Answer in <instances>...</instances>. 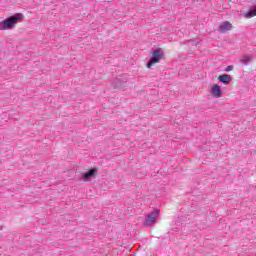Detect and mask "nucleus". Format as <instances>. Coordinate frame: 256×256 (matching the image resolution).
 <instances>
[{
    "label": "nucleus",
    "mask_w": 256,
    "mask_h": 256,
    "mask_svg": "<svg viewBox=\"0 0 256 256\" xmlns=\"http://www.w3.org/2000/svg\"><path fill=\"white\" fill-rule=\"evenodd\" d=\"M25 19V16L22 13H17L13 16H10L0 22V31H7L9 29H13L17 23H21Z\"/></svg>",
    "instance_id": "f257e3e1"
},
{
    "label": "nucleus",
    "mask_w": 256,
    "mask_h": 256,
    "mask_svg": "<svg viewBox=\"0 0 256 256\" xmlns=\"http://www.w3.org/2000/svg\"><path fill=\"white\" fill-rule=\"evenodd\" d=\"M163 59V52H161V49H156L152 52V58L147 63L148 69H151L153 65L156 63H159Z\"/></svg>",
    "instance_id": "f03ea898"
},
{
    "label": "nucleus",
    "mask_w": 256,
    "mask_h": 256,
    "mask_svg": "<svg viewBox=\"0 0 256 256\" xmlns=\"http://www.w3.org/2000/svg\"><path fill=\"white\" fill-rule=\"evenodd\" d=\"M159 217V210H154L150 214L147 215L146 221L144 225H153L157 221Z\"/></svg>",
    "instance_id": "7ed1b4c3"
},
{
    "label": "nucleus",
    "mask_w": 256,
    "mask_h": 256,
    "mask_svg": "<svg viewBox=\"0 0 256 256\" xmlns=\"http://www.w3.org/2000/svg\"><path fill=\"white\" fill-rule=\"evenodd\" d=\"M232 29H233V24L229 21H223L218 27V31L220 33H227Z\"/></svg>",
    "instance_id": "20e7f679"
},
{
    "label": "nucleus",
    "mask_w": 256,
    "mask_h": 256,
    "mask_svg": "<svg viewBox=\"0 0 256 256\" xmlns=\"http://www.w3.org/2000/svg\"><path fill=\"white\" fill-rule=\"evenodd\" d=\"M210 93H211V96L215 97L216 99L223 97V90L221 89V86H219L218 84H214L212 86Z\"/></svg>",
    "instance_id": "39448f33"
},
{
    "label": "nucleus",
    "mask_w": 256,
    "mask_h": 256,
    "mask_svg": "<svg viewBox=\"0 0 256 256\" xmlns=\"http://www.w3.org/2000/svg\"><path fill=\"white\" fill-rule=\"evenodd\" d=\"M245 17L246 19H251L253 17H256V6H254L248 12H246Z\"/></svg>",
    "instance_id": "423d86ee"
},
{
    "label": "nucleus",
    "mask_w": 256,
    "mask_h": 256,
    "mask_svg": "<svg viewBox=\"0 0 256 256\" xmlns=\"http://www.w3.org/2000/svg\"><path fill=\"white\" fill-rule=\"evenodd\" d=\"M219 81H221V83H231V76L229 74L220 75Z\"/></svg>",
    "instance_id": "0eeeda50"
},
{
    "label": "nucleus",
    "mask_w": 256,
    "mask_h": 256,
    "mask_svg": "<svg viewBox=\"0 0 256 256\" xmlns=\"http://www.w3.org/2000/svg\"><path fill=\"white\" fill-rule=\"evenodd\" d=\"M93 175H97V169H91L89 172L83 174L84 179H90Z\"/></svg>",
    "instance_id": "6e6552de"
},
{
    "label": "nucleus",
    "mask_w": 256,
    "mask_h": 256,
    "mask_svg": "<svg viewBox=\"0 0 256 256\" xmlns=\"http://www.w3.org/2000/svg\"><path fill=\"white\" fill-rule=\"evenodd\" d=\"M242 63H249V61H251V56H244L241 59Z\"/></svg>",
    "instance_id": "1a4fd4ad"
},
{
    "label": "nucleus",
    "mask_w": 256,
    "mask_h": 256,
    "mask_svg": "<svg viewBox=\"0 0 256 256\" xmlns=\"http://www.w3.org/2000/svg\"><path fill=\"white\" fill-rule=\"evenodd\" d=\"M229 71H233V66H227L226 68V72L229 73Z\"/></svg>",
    "instance_id": "9d476101"
}]
</instances>
